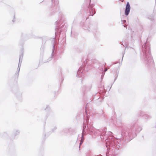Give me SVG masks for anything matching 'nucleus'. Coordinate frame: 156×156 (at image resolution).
<instances>
[{"label": "nucleus", "instance_id": "2", "mask_svg": "<svg viewBox=\"0 0 156 156\" xmlns=\"http://www.w3.org/2000/svg\"><path fill=\"white\" fill-rule=\"evenodd\" d=\"M107 69H107L106 68V69H105V71H107Z\"/></svg>", "mask_w": 156, "mask_h": 156}, {"label": "nucleus", "instance_id": "1", "mask_svg": "<svg viewBox=\"0 0 156 156\" xmlns=\"http://www.w3.org/2000/svg\"><path fill=\"white\" fill-rule=\"evenodd\" d=\"M130 5L129 3L128 2L126 4V9L125 11V14L127 16L128 15L130 12Z\"/></svg>", "mask_w": 156, "mask_h": 156}]
</instances>
